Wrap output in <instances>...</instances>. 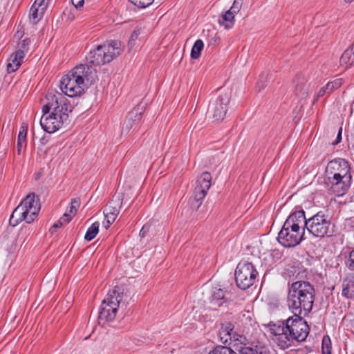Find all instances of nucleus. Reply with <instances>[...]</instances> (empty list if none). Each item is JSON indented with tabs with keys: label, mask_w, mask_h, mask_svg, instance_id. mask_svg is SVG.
Instances as JSON below:
<instances>
[{
	"label": "nucleus",
	"mask_w": 354,
	"mask_h": 354,
	"mask_svg": "<svg viewBox=\"0 0 354 354\" xmlns=\"http://www.w3.org/2000/svg\"><path fill=\"white\" fill-rule=\"evenodd\" d=\"M48 103L43 106V115L40 119L42 129L52 133L62 127L68 119L67 99L62 93L50 92L47 95Z\"/></svg>",
	"instance_id": "f257e3e1"
},
{
	"label": "nucleus",
	"mask_w": 354,
	"mask_h": 354,
	"mask_svg": "<svg viewBox=\"0 0 354 354\" xmlns=\"http://www.w3.org/2000/svg\"><path fill=\"white\" fill-rule=\"evenodd\" d=\"M272 340L282 349L290 346L295 341L302 342L308 334V326L301 315H293L283 324H274L270 328Z\"/></svg>",
	"instance_id": "f03ea898"
},
{
	"label": "nucleus",
	"mask_w": 354,
	"mask_h": 354,
	"mask_svg": "<svg viewBox=\"0 0 354 354\" xmlns=\"http://www.w3.org/2000/svg\"><path fill=\"white\" fill-rule=\"evenodd\" d=\"M315 289L308 282L298 281L292 283L288 295L287 304L295 315H304L313 308Z\"/></svg>",
	"instance_id": "7ed1b4c3"
},
{
	"label": "nucleus",
	"mask_w": 354,
	"mask_h": 354,
	"mask_svg": "<svg viewBox=\"0 0 354 354\" xmlns=\"http://www.w3.org/2000/svg\"><path fill=\"white\" fill-rule=\"evenodd\" d=\"M95 77V71L86 64H80L65 75L60 81L63 95L68 97L80 95L84 91L85 82L91 83Z\"/></svg>",
	"instance_id": "20e7f679"
},
{
	"label": "nucleus",
	"mask_w": 354,
	"mask_h": 354,
	"mask_svg": "<svg viewBox=\"0 0 354 354\" xmlns=\"http://www.w3.org/2000/svg\"><path fill=\"white\" fill-rule=\"evenodd\" d=\"M40 209L39 200L35 194H28L14 209L9 223L16 226L19 222L25 221L27 223L32 222Z\"/></svg>",
	"instance_id": "39448f33"
},
{
	"label": "nucleus",
	"mask_w": 354,
	"mask_h": 354,
	"mask_svg": "<svg viewBox=\"0 0 354 354\" xmlns=\"http://www.w3.org/2000/svg\"><path fill=\"white\" fill-rule=\"evenodd\" d=\"M121 52V43L118 41H111L109 43L100 45L96 49L91 50L86 59L95 66H101L111 62L120 55Z\"/></svg>",
	"instance_id": "423d86ee"
},
{
	"label": "nucleus",
	"mask_w": 354,
	"mask_h": 354,
	"mask_svg": "<svg viewBox=\"0 0 354 354\" xmlns=\"http://www.w3.org/2000/svg\"><path fill=\"white\" fill-rule=\"evenodd\" d=\"M334 227L328 216L322 212H319L307 220V230L316 237L332 236L335 231Z\"/></svg>",
	"instance_id": "0eeeda50"
},
{
	"label": "nucleus",
	"mask_w": 354,
	"mask_h": 354,
	"mask_svg": "<svg viewBox=\"0 0 354 354\" xmlns=\"http://www.w3.org/2000/svg\"><path fill=\"white\" fill-rule=\"evenodd\" d=\"M258 272L252 263L241 261L238 263L235 270V280L239 288L246 290L252 286Z\"/></svg>",
	"instance_id": "6e6552de"
},
{
	"label": "nucleus",
	"mask_w": 354,
	"mask_h": 354,
	"mask_svg": "<svg viewBox=\"0 0 354 354\" xmlns=\"http://www.w3.org/2000/svg\"><path fill=\"white\" fill-rule=\"evenodd\" d=\"M351 176H344L331 171H325V183L328 189H331L337 196L346 193L350 186Z\"/></svg>",
	"instance_id": "1a4fd4ad"
},
{
	"label": "nucleus",
	"mask_w": 354,
	"mask_h": 354,
	"mask_svg": "<svg viewBox=\"0 0 354 354\" xmlns=\"http://www.w3.org/2000/svg\"><path fill=\"white\" fill-rule=\"evenodd\" d=\"M304 232L288 227L283 224L282 229L279 232L277 239L279 242L286 248L295 247L301 241Z\"/></svg>",
	"instance_id": "9d476101"
},
{
	"label": "nucleus",
	"mask_w": 354,
	"mask_h": 354,
	"mask_svg": "<svg viewBox=\"0 0 354 354\" xmlns=\"http://www.w3.org/2000/svg\"><path fill=\"white\" fill-rule=\"evenodd\" d=\"M212 179L210 173L205 171L196 180L194 191V199L196 203V207L197 209L201 206L203 200L206 196L211 187Z\"/></svg>",
	"instance_id": "9b49d317"
},
{
	"label": "nucleus",
	"mask_w": 354,
	"mask_h": 354,
	"mask_svg": "<svg viewBox=\"0 0 354 354\" xmlns=\"http://www.w3.org/2000/svg\"><path fill=\"white\" fill-rule=\"evenodd\" d=\"M230 95L227 92L221 93L209 107V112L212 114L216 121L222 120L227 112Z\"/></svg>",
	"instance_id": "f8f14e48"
},
{
	"label": "nucleus",
	"mask_w": 354,
	"mask_h": 354,
	"mask_svg": "<svg viewBox=\"0 0 354 354\" xmlns=\"http://www.w3.org/2000/svg\"><path fill=\"white\" fill-rule=\"evenodd\" d=\"M122 199L120 196H115L104 211L105 220L109 224H112L120 213Z\"/></svg>",
	"instance_id": "ddd939ff"
},
{
	"label": "nucleus",
	"mask_w": 354,
	"mask_h": 354,
	"mask_svg": "<svg viewBox=\"0 0 354 354\" xmlns=\"http://www.w3.org/2000/svg\"><path fill=\"white\" fill-rule=\"evenodd\" d=\"M307 219L305 217L304 210L295 212L290 214L285 221L284 224L288 227H294L297 230L304 232L306 228Z\"/></svg>",
	"instance_id": "4468645a"
},
{
	"label": "nucleus",
	"mask_w": 354,
	"mask_h": 354,
	"mask_svg": "<svg viewBox=\"0 0 354 354\" xmlns=\"http://www.w3.org/2000/svg\"><path fill=\"white\" fill-rule=\"evenodd\" d=\"M349 165L346 160L342 158L335 159L330 161L326 170L344 176H351L349 174Z\"/></svg>",
	"instance_id": "2eb2a0df"
},
{
	"label": "nucleus",
	"mask_w": 354,
	"mask_h": 354,
	"mask_svg": "<svg viewBox=\"0 0 354 354\" xmlns=\"http://www.w3.org/2000/svg\"><path fill=\"white\" fill-rule=\"evenodd\" d=\"M142 118V111L139 107L133 109L129 113L122 128V133L127 134L133 127L138 124Z\"/></svg>",
	"instance_id": "dca6fc26"
},
{
	"label": "nucleus",
	"mask_w": 354,
	"mask_h": 354,
	"mask_svg": "<svg viewBox=\"0 0 354 354\" xmlns=\"http://www.w3.org/2000/svg\"><path fill=\"white\" fill-rule=\"evenodd\" d=\"M118 308L102 301L100 310L99 313L100 322H104L103 324L108 322H112L116 317Z\"/></svg>",
	"instance_id": "f3484780"
},
{
	"label": "nucleus",
	"mask_w": 354,
	"mask_h": 354,
	"mask_svg": "<svg viewBox=\"0 0 354 354\" xmlns=\"http://www.w3.org/2000/svg\"><path fill=\"white\" fill-rule=\"evenodd\" d=\"M124 297V288L122 286H116L109 291L104 300L106 303L119 308L120 304L122 302Z\"/></svg>",
	"instance_id": "a211bd4d"
},
{
	"label": "nucleus",
	"mask_w": 354,
	"mask_h": 354,
	"mask_svg": "<svg viewBox=\"0 0 354 354\" xmlns=\"http://www.w3.org/2000/svg\"><path fill=\"white\" fill-rule=\"evenodd\" d=\"M24 50L21 49H19L11 55L7 64V71L9 73H13L18 69L24 58Z\"/></svg>",
	"instance_id": "6ab92c4d"
},
{
	"label": "nucleus",
	"mask_w": 354,
	"mask_h": 354,
	"mask_svg": "<svg viewBox=\"0 0 354 354\" xmlns=\"http://www.w3.org/2000/svg\"><path fill=\"white\" fill-rule=\"evenodd\" d=\"M225 300L224 290L218 287L212 288L211 296L209 297V302L212 307H219L222 306Z\"/></svg>",
	"instance_id": "aec40b11"
},
{
	"label": "nucleus",
	"mask_w": 354,
	"mask_h": 354,
	"mask_svg": "<svg viewBox=\"0 0 354 354\" xmlns=\"http://www.w3.org/2000/svg\"><path fill=\"white\" fill-rule=\"evenodd\" d=\"M233 325L231 323L223 324L219 331L221 342L223 344H231L233 333Z\"/></svg>",
	"instance_id": "412c9836"
},
{
	"label": "nucleus",
	"mask_w": 354,
	"mask_h": 354,
	"mask_svg": "<svg viewBox=\"0 0 354 354\" xmlns=\"http://www.w3.org/2000/svg\"><path fill=\"white\" fill-rule=\"evenodd\" d=\"M234 21L235 15L229 10L222 14L218 19L219 24L223 26L225 29L232 28L234 25Z\"/></svg>",
	"instance_id": "4be33fe9"
},
{
	"label": "nucleus",
	"mask_w": 354,
	"mask_h": 354,
	"mask_svg": "<svg viewBox=\"0 0 354 354\" xmlns=\"http://www.w3.org/2000/svg\"><path fill=\"white\" fill-rule=\"evenodd\" d=\"M340 64L342 66H346L348 68L354 65V46L353 45L351 48L346 49L339 59Z\"/></svg>",
	"instance_id": "5701e85b"
},
{
	"label": "nucleus",
	"mask_w": 354,
	"mask_h": 354,
	"mask_svg": "<svg viewBox=\"0 0 354 354\" xmlns=\"http://www.w3.org/2000/svg\"><path fill=\"white\" fill-rule=\"evenodd\" d=\"M239 354H268V348L262 346H243L239 349Z\"/></svg>",
	"instance_id": "b1692460"
},
{
	"label": "nucleus",
	"mask_w": 354,
	"mask_h": 354,
	"mask_svg": "<svg viewBox=\"0 0 354 354\" xmlns=\"http://www.w3.org/2000/svg\"><path fill=\"white\" fill-rule=\"evenodd\" d=\"M308 93V86L304 78H298L295 85V94L299 97H305Z\"/></svg>",
	"instance_id": "393cba45"
},
{
	"label": "nucleus",
	"mask_w": 354,
	"mask_h": 354,
	"mask_svg": "<svg viewBox=\"0 0 354 354\" xmlns=\"http://www.w3.org/2000/svg\"><path fill=\"white\" fill-rule=\"evenodd\" d=\"M28 131V125L26 124H22L20 127L19 132L17 138V152L20 153L21 150L24 143H26V136Z\"/></svg>",
	"instance_id": "a878e982"
},
{
	"label": "nucleus",
	"mask_w": 354,
	"mask_h": 354,
	"mask_svg": "<svg viewBox=\"0 0 354 354\" xmlns=\"http://www.w3.org/2000/svg\"><path fill=\"white\" fill-rule=\"evenodd\" d=\"M203 47V41L201 39L196 40L191 50V57L194 59H198Z\"/></svg>",
	"instance_id": "bb28decb"
},
{
	"label": "nucleus",
	"mask_w": 354,
	"mask_h": 354,
	"mask_svg": "<svg viewBox=\"0 0 354 354\" xmlns=\"http://www.w3.org/2000/svg\"><path fill=\"white\" fill-rule=\"evenodd\" d=\"M100 223L98 222L93 223L87 230L84 239L86 241H91L95 237L99 232Z\"/></svg>",
	"instance_id": "cd10ccee"
},
{
	"label": "nucleus",
	"mask_w": 354,
	"mask_h": 354,
	"mask_svg": "<svg viewBox=\"0 0 354 354\" xmlns=\"http://www.w3.org/2000/svg\"><path fill=\"white\" fill-rule=\"evenodd\" d=\"M354 295V282L347 281L344 282L342 288V295L347 298L352 297Z\"/></svg>",
	"instance_id": "c85d7f7f"
},
{
	"label": "nucleus",
	"mask_w": 354,
	"mask_h": 354,
	"mask_svg": "<svg viewBox=\"0 0 354 354\" xmlns=\"http://www.w3.org/2000/svg\"><path fill=\"white\" fill-rule=\"evenodd\" d=\"M208 354H237L232 348L227 346H218Z\"/></svg>",
	"instance_id": "c756f323"
},
{
	"label": "nucleus",
	"mask_w": 354,
	"mask_h": 354,
	"mask_svg": "<svg viewBox=\"0 0 354 354\" xmlns=\"http://www.w3.org/2000/svg\"><path fill=\"white\" fill-rule=\"evenodd\" d=\"M71 220V216L66 212L59 220L53 224V225L50 229V231L53 233L56 228L62 227L64 223H68Z\"/></svg>",
	"instance_id": "7c9ffc66"
},
{
	"label": "nucleus",
	"mask_w": 354,
	"mask_h": 354,
	"mask_svg": "<svg viewBox=\"0 0 354 354\" xmlns=\"http://www.w3.org/2000/svg\"><path fill=\"white\" fill-rule=\"evenodd\" d=\"M333 91L334 89L330 86V85L328 82L325 86H322L319 89L314 99L313 102L315 103V102L317 101L319 97L330 95Z\"/></svg>",
	"instance_id": "2f4dec72"
},
{
	"label": "nucleus",
	"mask_w": 354,
	"mask_h": 354,
	"mask_svg": "<svg viewBox=\"0 0 354 354\" xmlns=\"http://www.w3.org/2000/svg\"><path fill=\"white\" fill-rule=\"evenodd\" d=\"M43 14L40 13V8H37L33 6H31L30 10V19L32 24H37L41 19Z\"/></svg>",
	"instance_id": "473e14b6"
},
{
	"label": "nucleus",
	"mask_w": 354,
	"mask_h": 354,
	"mask_svg": "<svg viewBox=\"0 0 354 354\" xmlns=\"http://www.w3.org/2000/svg\"><path fill=\"white\" fill-rule=\"evenodd\" d=\"M80 206V199L79 198H75L71 200V205L68 211L66 212L71 216V218L75 215L77 209Z\"/></svg>",
	"instance_id": "72a5a7b5"
},
{
	"label": "nucleus",
	"mask_w": 354,
	"mask_h": 354,
	"mask_svg": "<svg viewBox=\"0 0 354 354\" xmlns=\"http://www.w3.org/2000/svg\"><path fill=\"white\" fill-rule=\"evenodd\" d=\"M322 354H331V342L328 336L322 339Z\"/></svg>",
	"instance_id": "f704fd0d"
},
{
	"label": "nucleus",
	"mask_w": 354,
	"mask_h": 354,
	"mask_svg": "<svg viewBox=\"0 0 354 354\" xmlns=\"http://www.w3.org/2000/svg\"><path fill=\"white\" fill-rule=\"evenodd\" d=\"M140 34V28L136 29L131 34V35L129 39V46L131 48H133L134 46V45L136 44V41L138 39Z\"/></svg>",
	"instance_id": "c9c22d12"
},
{
	"label": "nucleus",
	"mask_w": 354,
	"mask_h": 354,
	"mask_svg": "<svg viewBox=\"0 0 354 354\" xmlns=\"http://www.w3.org/2000/svg\"><path fill=\"white\" fill-rule=\"evenodd\" d=\"M135 6L140 8H146L151 5L153 0H129Z\"/></svg>",
	"instance_id": "e433bc0d"
},
{
	"label": "nucleus",
	"mask_w": 354,
	"mask_h": 354,
	"mask_svg": "<svg viewBox=\"0 0 354 354\" xmlns=\"http://www.w3.org/2000/svg\"><path fill=\"white\" fill-rule=\"evenodd\" d=\"M243 5V0H234L233 4L229 9L230 11L234 15L237 14L241 9Z\"/></svg>",
	"instance_id": "4c0bfd02"
},
{
	"label": "nucleus",
	"mask_w": 354,
	"mask_h": 354,
	"mask_svg": "<svg viewBox=\"0 0 354 354\" xmlns=\"http://www.w3.org/2000/svg\"><path fill=\"white\" fill-rule=\"evenodd\" d=\"M32 6L40 8V13L43 14L48 6V3L45 0H35Z\"/></svg>",
	"instance_id": "58836bf2"
},
{
	"label": "nucleus",
	"mask_w": 354,
	"mask_h": 354,
	"mask_svg": "<svg viewBox=\"0 0 354 354\" xmlns=\"http://www.w3.org/2000/svg\"><path fill=\"white\" fill-rule=\"evenodd\" d=\"M232 341L239 342L242 344L245 345L247 343V339L245 336L239 335L235 332L232 333Z\"/></svg>",
	"instance_id": "ea45409f"
},
{
	"label": "nucleus",
	"mask_w": 354,
	"mask_h": 354,
	"mask_svg": "<svg viewBox=\"0 0 354 354\" xmlns=\"http://www.w3.org/2000/svg\"><path fill=\"white\" fill-rule=\"evenodd\" d=\"M344 80L342 78H337L332 82H329L330 86L335 90L339 88L343 84Z\"/></svg>",
	"instance_id": "a19ab883"
},
{
	"label": "nucleus",
	"mask_w": 354,
	"mask_h": 354,
	"mask_svg": "<svg viewBox=\"0 0 354 354\" xmlns=\"http://www.w3.org/2000/svg\"><path fill=\"white\" fill-rule=\"evenodd\" d=\"M149 230H150L149 225H148V224L144 225L140 231V236L142 237H145L146 236V234L149 232Z\"/></svg>",
	"instance_id": "79ce46f5"
},
{
	"label": "nucleus",
	"mask_w": 354,
	"mask_h": 354,
	"mask_svg": "<svg viewBox=\"0 0 354 354\" xmlns=\"http://www.w3.org/2000/svg\"><path fill=\"white\" fill-rule=\"evenodd\" d=\"M71 2L76 8L82 7L84 4V0H71Z\"/></svg>",
	"instance_id": "37998d69"
},
{
	"label": "nucleus",
	"mask_w": 354,
	"mask_h": 354,
	"mask_svg": "<svg viewBox=\"0 0 354 354\" xmlns=\"http://www.w3.org/2000/svg\"><path fill=\"white\" fill-rule=\"evenodd\" d=\"M350 267L354 270V249L349 254Z\"/></svg>",
	"instance_id": "c03bdc74"
},
{
	"label": "nucleus",
	"mask_w": 354,
	"mask_h": 354,
	"mask_svg": "<svg viewBox=\"0 0 354 354\" xmlns=\"http://www.w3.org/2000/svg\"><path fill=\"white\" fill-rule=\"evenodd\" d=\"M30 43V41L29 39H25L22 41V43L21 44V46H20V48L19 49H21L23 50L24 51L26 49V47L27 46L29 45V44Z\"/></svg>",
	"instance_id": "a18cd8bd"
},
{
	"label": "nucleus",
	"mask_w": 354,
	"mask_h": 354,
	"mask_svg": "<svg viewBox=\"0 0 354 354\" xmlns=\"http://www.w3.org/2000/svg\"><path fill=\"white\" fill-rule=\"evenodd\" d=\"M342 128H340L339 131H338L337 136L336 144L339 142L341 141V140H342Z\"/></svg>",
	"instance_id": "49530a36"
},
{
	"label": "nucleus",
	"mask_w": 354,
	"mask_h": 354,
	"mask_svg": "<svg viewBox=\"0 0 354 354\" xmlns=\"http://www.w3.org/2000/svg\"><path fill=\"white\" fill-rule=\"evenodd\" d=\"M257 87H258L259 91H261L264 87V85H260V83L258 82Z\"/></svg>",
	"instance_id": "de8ad7c7"
},
{
	"label": "nucleus",
	"mask_w": 354,
	"mask_h": 354,
	"mask_svg": "<svg viewBox=\"0 0 354 354\" xmlns=\"http://www.w3.org/2000/svg\"><path fill=\"white\" fill-rule=\"evenodd\" d=\"M104 227L106 229H108L111 224H109V223L106 221V222L104 223Z\"/></svg>",
	"instance_id": "09e8293b"
},
{
	"label": "nucleus",
	"mask_w": 354,
	"mask_h": 354,
	"mask_svg": "<svg viewBox=\"0 0 354 354\" xmlns=\"http://www.w3.org/2000/svg\"><path fill=\"white\" fill-rule=\"evenodd\" d=\"M346 3H351L353 0H344Z\"/></svg>",
	"instance_id": "8fccbe9b"
},
{
	"label": "nucleus",
	"mask_w": 354,
	"mask_h": 354,
	"mask_svg": "<svg viewBox=\"0 0 354 354\" xmlns=\"http://www.w3.org/2000/svg\"><path fill=\"white\" fill-rule=\"evenodd\" d=\"M17 34H18V37H20L21 36V33L19 34V32H17Z\"/></svg>",
	"instance_id": "3c124183"
},
{
	"label": "nucleus",
	"mask_w": 354,
	"mask_h": 354,
	"mask_svg": "<svg viewBox=\"0 0 354 354\" xmlns=\"http://www.w3.org/2000/svg\"><path fill=\"white\" fill-rule=\"evenodd\" d=\"M45 1L48 3V1H49L50 0H45Z\"/></svg>",
	"instance_id": "603ef678"
}]
</instances>
